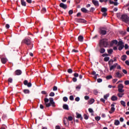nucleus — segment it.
I'll list each match as a JSON object with an SVG mask.
<instances>
[{
  "label": "nucleus",
  "mask_w": 129,
  "mask_h": 129,
  "mask_svg": "<svg viewBox=\"0 0 129 129\" xmlns=\"http://www.w3.org/2000/svg\"><path fill=\"white\" fill-rule=\"evenodd\" d=\"M100 48H102V47H104V48H106L107 46H108V41L107 39H103L100 40L99 42Z\"/></svg>",
  "instance_id": "obj_1"
},
{
  "label": "nucleus",
  "mask_w": 129,
  "mask_h": 129,
  "mask_svg": "<svg viewBox=\"0 0 129 129\" xmlns=\"http://www.w3.org/2000/svg\"><path fill=\"white\" fill-rule=\"evenodd\" d=\"M120 19L122 22H124V23H125V24L129 25V18L127 15L123 14L121 15Z\"/></svg>",
  "instance_id": "obj_2"
},
{
  "label": "nucleus",
  "mask_w": 129,
  "mask_h": 129,
  "mask_svg": "<svg viewBox=\"0 0 129 129\" xmlns=\"http://www.w3.org/2000/svg\"><path fill=\"white\" fill-rule=\"evenodd\" d=\"M105 28L103 27H100L99 28V31L98 33L100 35H102L103 36H104V35H106L107 31L105 30Z\"/></svg>",
  "instance_id": "obj_3"
},
{
  "label": "nucleus",
  "mask_w": 129,
  "mask_h": 129,
  "mask_svg": "<svg viewBox=\"0 0 129 129\" xmlns=\"http://www.w3.org/2000/svg\"><path fill=\"white\" fill-rule=\"evenodd\" d=\"M22 44H26L27 46H30L31 44V40L29 38H25L21 42Z\"/></svg>",
  "instance_id": "obj_4"
},
{
  "label": "nucleus",
  "mask_w": 129,
  "mask_h": 129,
  "mask_svg": "<svg viewBox=\"0 0 129 129\" xmlns=\"http://www.w3.org/2000/svg\"><path fill=\"white\" fill-rule=\"evenodd\" d=\"M124 86L122 84H119L118 86V92L122 93L124 92V90L122 89Z\"/></svg>",
  "instance_id": "obj_5"
},
{
  "label": "nucleus",
  "mask_w": 129,
  "mask_h": 129,
  "mask_svg": "<svg viewBox=\"0 0 129 129\" xmlns=\"http://www.w3.org/2000/svg\"><path fill=\"white\" fill-rule=\"evenodd\" d=\"M23 84L28 87H32V83L31 82L28 83V80H25L23 82Z\"/></svg>",
  "instance_id": "obj_6"
},
{
  "label": "nucleus",
  "mask_w": 129,
  "mask_h": 129,
  "mask_svg": "<svg viewBox=\"0 0 129 129\" xmlns=\"http://www.w3.org/2000/svg\"><path fill=\"white\" fill-rule=\"evenodd\" d=\"M60 8H61V9H63V10H66L67 9V5L64 4L63 3H61L59 4Z\"/></svg>",
  "instance_id": "obj_7"
},
{
  "label": "nucleus",
  "mask_w": 129,
  "mask_h": 129,
  "mask_svg": "<svg viewBox=\"0 0 129 129\" xmlns=\"http://www.w3.org/2000/svg\"><path fill=\"white\" fill-rule=\"evenodd\" d=\"M49 103L51 104L53 107H55V102L54 101V99L53 98H49Z\"/></svg>",
  "instance_id": "obj_8"
},
{
  "label": "nucleus",
  "mask_w": 129,
  "mask_h": 129,
  "mask_svg": "<svg viewBox=\"0 0 129 129\" xmlns=\"http://www.w3.org/2000/svg\"><path fill=\"white\" fill-rule=\"evenodd\" d=\"M115 77L116 78H121V77H122V75H121L119 72H117L115 74Z\"/></svg>",
  "instance_id": "obj_9"
},
{
  "label": "nucleus",
  "mask_w": 129,
  "mask_h": 129,
  "mask_svg": "<svg viewBox=\"0 0 129 129\" xmlns=\"http://www.w3.org/2000/svg\"><path fill=\"white\" fill-rule=\"evenodd\" d=\"M77 22L78 23H83L87 22V21L86 20L83 19H77Z\"/></svg>",
  "instance_id": "obj_10"
},
{
  "label": "nucleus",
  "mask_w": 129,
  "mask_h": 129,
  "mask_svg": "<svg viewBox=\"0 0 129 129\" xmlns=\"http://www.w3.org/2000/svg\"><path fill=\"white\" fill-rule=\"evenodd\" d=\"M116 66H117V63H114L113 65L109 66L110 71L113 70V69H115V68H116Z\"/></svg>",
  "instance_id": "obj_11"
},
{
  "label": "nucleus",
  "mask_w": 129,
  "mask_h": 129,
  "mask_svg": "<svg viewBox=\"0 0 129 129\" xmlns=\"http://www.w3.org/2000/svg\"><path fill=\"white\" fill-rule=\"evenodd\" d=\"M84 39V37H83V36L82 35L79 36L78 38V40L79 42H83Z\"/></svg>",
  "instance_id": "obj_12"
},
{
  "label": "nucleus",
  "mask_w": 129,
  "mask_h": 129,
  "mask_svg": "<svg viewBox=\"0 0 129 129\" xmlns=\"http://www.w3.org/2000/svg\"><path fill=\"white\" fill-rule=\"evenodd\" d=\"M92 3H93V5L96 7H99V3H98V1L93 0L92 1Z\"/></svg>",
  "instance_id": "obj_13"
},
{
  "label": "nucleus",
  "mask_w": 129,
  "mask_h": 129,
  "mask_svg": "<svg viewBox=\"0 0 129 129\" xmlns=\"http://www.w3.org/2000/svg\"><path fill=\"white\" fill-rule=\"evenodd\" d=\"M1 61L3 64H6V63L8 62V59H7V58L3 57L2 58H1Z\"/></svg>",
  "instance_id": "obj_14"
},
{
  "label": "nucleus",
  "mask_w": 129,
  "mask_h": 129,
  "mask_svg": "<svg viewBox=\"0 0 129 129\" xmlns=\"http://www.w3.org/2000/svg\"><path fill=\"white\" fill-rule=\"evenodd\" d=\"M22 74V71H21V70H17L15 71V75H21Z\"/></svg>",
  "instance_id": "obj_15"
},
{
  "label": "nucleus",
  "mask_w": 129,
  "mask_h": 129,
  "mask_svg": "<svg viewBox=\"0 0 129 129\" xmlns=\"http://www.w3.org/2000/svg\"><path fill=\"white\" fill-rule=\"evenodd\" d=\"M62 108L63 109H65L66 110H69V106L68 105L64 104L62 106Z\"/></svg>",
  "instance_id": "obj_16"
},
{
  "label": "nucleus",
  "mask_w": 129,
  "mask_h": 129,
  "mask_svg": "<svg viewBox=\"0 0 129 129\" xmlns=\"http://www.w3.org/2000/svg\"><path fill=\"white\" fill-rule=\"evenodd\" d=\"M76 115L77 118H80L81 120H82L83 119V117H82L81 114H79V113L77 112Z\"/></svg>",
  "instance_id": "obj_17"
},
{
  "label": "nucleus",
  "mask_w": 129,
  "mask_h": 129,
  "mask_svg": "<svg viewBox=\"0 0 129 129\" xmlns=\"http://www.w3.org/2000/svg\"><path fill=\"white\" fill-rule=\"evenodd\" d=\"M111 100H112V101H115L117 100V97L113 95L111 98Z\"/></svg>",
  "instance_id": "obj_18"
},
{
  "label": "nucleus",
  "mask_w": 129,
  "mask_h": 129,
  "mask_svg": "<svg viewBox=\"0 0 129 129\" xmlns=\"http://www.w3.org/2000/svg\"><path fill=\"white\" fill-rule=\"evenodd\" d=\"M99 52H100V53H101V54H103V53H105V49H104L102 47H100Z\"/></svg>",
  "instance_id": "obj_19"
},
{
  "label": "nucleus",
  "mask_w": 129,
  "mask_h": 129,
  "mask_svg": "<svg viewBox=\"0 0 129 129\" xmlns=\"http://www.w3.org/2000/svg\"><path fill=\"white\" fill-rule=\"evenodd\" d=\"M111 111L114 112V111L115 110V108H114V104H112L111 105Z\"/></svg>",
  "instance_id": "obj_20"
},
{
  "label": "nucleus",
  "mask_w": 129,
  "mask_h": 129,
  "mask_svg": "<svg viewBox=\"0 0 129 129\" xmlns=\"http://www.w3.org/2000/svg\"><path fill=\"white\" fill-rule=\"evenodd\" d=\"M101 12L102 13H106V12H107V9L105 8H102L101 9Z\"/></svg>",
  "instance_id": "obj_21"
},
{
  "label": "nucleus",
  "mask_w": 129,
  "mask_h": 129,
  "mask_svg": "<svg viewBox=\"0 0 129 129\" xmlns=\"http://www.w3.org/2000/svg\"><path fill=\"white\" fill-rule=\"evenodd\" d=\"M23 92L25 94H29L30 93V90L29 89H24L23 90Z\"/></svg>",
  "instance_id": "obj_22"
},
{
  "label": "nucleus",
  "mask_w": 129,
  "mask_h": 129,
  "mask_svg": "<svg viewBox=\"0 0 129 129\" xmlns=\"http://www.w3.org/2000/svg\"><path fill=\"white\" fill-rule=\"evenodd\" d=\"M81 11L83 13H87V12H88V10H87V9H86V8H82L81 9Z\"/></svg>",
  "instance_id": "obj_23"
},
{
  "label": "nucleus",
  "mask_w": 129,
  "mask_h": 129,
  "mask_svg": "<svg viewBox=\"0 0 129 129\" xmlns=\"http://www.w3.org/2000/svg\"><path fill=\"white\" fill-rule=\"evenodd\" d=\"M123 95H124V93H118V94H117V96L118 97H120V98H121V97H122V96H123Z\"/></svg>",
  "instance_id": "obj_24"
},
{
  "label": "nucleus",
  "mask_w": 129,
  "mask_h": 129,
  "mask_svg": "<svg viewBox=\"0 0 129 129\" xmlns=\"http://www.w3.org/2000/svg\"><path fill=\"white\" fill-rule=\"evenodd\" d=\"M121 59L122 61H125V60H126V55H123L121 56Z\"/></svg>",
  "instance_id": "obj_25"
},
{
  "label": "nucleus",
  "mask_w": 129,
  "mask_h": 129,
  "mask_svg": "<svg viewBox=\"0 0 129 129\" xmlns=\"http://www.w3.org/2000/svg\"><path fill=\"white\" fill-rule=\"evenodd\" d=\"M21 5L23 7H26V2H25V0H21Z\"/></svg>",
  "instance_id": "obj_26"
},
{
  "label": "nucleus",
  "mask_w": 129,
  "mask_h": 129,
  "mask_svg": "<svg viewBox=\"0 0 129 129\" xmlns=\"http://www.w3.org/2000/svg\"><path fill=\"white\" fill-rule=\"evenodd\" d=\"M107 52L109 55L110 54H112V53L113 52V50L112 49H107Z\"/></svg>",
  "instance_id": "obj_27"
},
{
  "label": "nucleus",
  "mask_w": 129,
  "mask_h": 129,
  "mask_svg": "<svg viewBox=\"0 0 129 129\" xmlns=\"http://www.w3.org/2000/svg\"><path fill=\"white\" fill-rule=\"evenodd\" d=\"M119 123H120V122H119V120H115V122H114L115 125H119Z\"/></svg>",
  "instance_id": "obj_28"
},
{
  "label": "nucleus",
  "mask_w": 129,
  "mask_h": 129,
  "mask_svg": "<svg viewBox=\"0 0 129 129\" xmlns=\"http://www.w3.org/2000/svg\"><path fill=\"white\" fill-rule=\"evenodd\" d=\"M109 59H110L109 57H108V56H106V57H105L104 58V61L105 62H107L108 61H109Z\"/></svg>",
  "instance_id": "obj_29"
},
{
  "label": "nucleus",
  "mask_w": 129,
  "mask_h": 129,
  "mask_svg": "<svg viewBox=\"0 0 129 129\" xmlns=\"http://www.w3.org/2000/svg\"><path fill=\"white\" fill-rule=\"evenodd\" d=\"M123 48H124V45H119V47H118V50L119 51H121V50H122V49H123Z\"/></svg>",
  "instance_id": "obj_30"
},
{
  "label": "nucleus",
  "mask_w": 129,
  "mask_h": 129,
  "mask_svg": "<svg viewBox=\"0 0 129 129\" xmlns=\"http://www.w3.org/2000/svg\"><path fill=\"white\" fill-rule=\"evenodd\" d=\"M120 103L121 105L123 106L124 107H125L126 105H125V102H124V101H120Z\"/></svg>",
  "instance_id": "obj_31"
},
{
  "label": "nucleus",
  "mask_w": 129,
  "mask_h": 129,
  "mask_svg": "<svg viewBox=\"0 0 129 129\" xmlns=\"http://www.w3.org/2000/svg\"><path fill=\"white\" fill-rule=\"evenodd\" d=\"M111 42L112 44H115V45H117V43H118L117 40H113Z\"/></svg>",
  "instance_id": "obj_32"
},
{
  "label": "nucleus",
  "mask_w": 129,
  "mask_h": 129,
  "mask_svg": "<svg viewBox=\"0 0 129 129\" xmlns=\"http://www.w3.org/2000/svg\"><path fill=\"white\" fill-rule=\"evenodd\" d=\"M68 120H69L70 121H72V120H73V117L70 116L68 117Z\"/></svg>",
  "instance_id": "obj_33"
},
{
  "label": "nucleus",
  "mask_w": 129,
  "mask_h": 129,
  "mask_svg": "<svg viewBox=\"0 0 129 129\" xmlns=\"http://www.w3.org/2000/svg\"><path fill=\"white\" fill-rule=\"evenodd\" d=\"M95 119L97 121H99V120H100V116H96L95 117Z\"/></svg>",
  "instance_id": "obj_34"
},
{
  "label": "nucleus",
  "mask_w": 129,
  "mask_h": 129,
  "mask_svg": "<svg viewBox=\"0 0 129 129\" xmlns=\"http://www.w3.org/2000/svg\"><path fill=\"white\" fill-rule=\"evenodd\" d=\"M47 10L45 8H43L41 10V12L44 14V13H46Z\"/></svg>",
  "instance_id": "obj_35"
},
{
  "label": "nucleus",
  "mask_w": 129,
  "mask_h": 129,
  "mask_svg": "<svg viewBox=\"0 0 129 129\" xmlns=\"http://www.w3.org/2000/svg\"><path fill=\"white\" fill-rule=\"evenodd\" d=\"M106 79H107V80H109V79H111V78H112V76H111V75L107 76L106 77Z\"/></svg>",
  "instance_id": "obj_36"
},
{
  "label": "nucleus",
  "mask_w": 129,
  "mask_h": 129,
  "mask_svg": "<svg viewBox=\"0 0 129 129\" xmlns=\"http://www.w3.org/2000/svg\"><path fill=\"white\" fill-rule=\"evenodd\" d=\"M118 46L123 45V42H122V41H119L118 42Z\"/></svg>",
  "instance_id": "obj_37"
},
{
  "label": "nucleus",
  "mask_w": 129,
  "mask_h": 129,
  "mask_svg": "<svg viewBox=\"0 0 129 129\" xmlns=\"http://www.w3.org/2000/svg\"><path fill=\"white\" fill-rule=\"evenodd\" d=\"M46 105V107H50V106H51V104H52L51 103H46V104H45Z\"/></svg>",
  "instance_id": "obj_38"
},
{
  "label": "nucleus",
  "mask_w": 129,
  "mask_h": 129,
  "mask_svg": "<svg viewBox=\"0 0 129 129\" xmlns=\"http://www.w3.org/2000/svg\"><path fill=\"white\" fill-rule=\"evenodd\" d=\"M68 72L69 73H70V74H71L73 72V70H72V69H69L68 70Z\"/></svg>",
  "instance_id": "obj_39"
},
{
  "label": "nucleus",
  "mask_w": 129,
  "mask_h": 129,
  "mask_svg": "<svg viewBox=\"0 0 129 129\" xmlns=\"http://www.w3.org/2000/svg\"><path fill=\"white\" fill-rule=\"evenodd\" d=\"M68 100V98H67V97H64L63 98V101H64V102H67Z\"/></svg>",
  "instance_id": "obj_40"
},
{
  "label": "nucleus",
  "mask_w": 129,
  "mask_h": 129,
  "mask_svg": "<svg viewBox=\"0 0 129 129\" xmlns=\"http://www.w3.org/2000/svg\"><path fill=\"white\" fill-rule=\"evenodd\" d=\"M94 11H95V8L92 7L90 9V12H91V13H93V12H94Z\"/></svg>",
  "instance_id": "obj_41"
},
{
  "label": "nucleus",
  "mask_w": 129,
  "mask_h": 129,
  "mask_svg": "<svg viewBox=\"0 0 129 129\" xmlns=\"http://www.w3.org/2000/svg\"><path fill=\"white\" fill-rule=\"evenodd\" d=\"M8 82H10V83H13V79L12 78H9L8 79Z\"/></svg>",
  "instance_id": "obj_42"
},
{
  "label": "nucleus",
  "mask_w": 129,
  "mask_h": 129,
  "mask_svg": "<svg viewBox=\"0 0 129 129\" xmlns=\"http://www.w3.org/2000/svg\"><path fill=\"white\" fill-rule=\"evenodd\" d=\"M49 96H51V97L55 96V93L53 92H50L49 94Z\"/></svg>",
  "instance_id": "obj_43"
},
{
  "label": "nucleus",
  "mask_w": 129,
  "mask_h": 129,
  "mask_svg": "<svg viewBox=\"0 0 129 129\" xmlns=\"http://www.w3.org/2000/svg\"><path fill=\"white\" fill-rule=\"evenodd\" d=\"M57 90H58V88L57 87V86H54L53 87V91H57Z\"/></svg>",
  "instance_id": "obj_44"
},
{
  "label": "nucleus",
  "mask_w": 129,
  "mask_h": 129,
  "mask_svg": "<svg viewBox=\"0 0 129 129\" xmlns=\"http://www.w3.org/2000/svg\"><path fill=\"white\" fill-rule=\"evenodd\" d=\"M44 102L45 104H46V103H47V102H49V99L47 98H44Z\"/></svg>",
  "instance_id": "obj_45"
},
{
  "label": "nucleus",
  "mask_w": 129,
  "mask_h": 129,
  "mask_svg": "<svg viewBox=\"0 0 129 129\" xmlns=\"http://www.w3.org/2000/svg\"><path fill=\"white\" fill-rule=\"evenodd\" d=\"M109 96V94H107L105 95L104 96V99H107V97Z\"/></svg>",
  "instance_id": "obj_46"
},
{
  "label": "nucleus",
  "mask_w": 129,
  "mask_h": 129,
  "mask_svg": "<svg viewBox=\"0 0 129 129\" xmlns=\"http://www.w3.org/2000/svg\"><path fill=\"white\" fill-rule=\"evenodd\" d=\"M124 83L125 85H129V81L128 80L125 81Z\"/></svg>",
  "instance_id": "obj_47"
},
{
  "label": "nucleus",
  "mask_w": 129,
  "mask_h": 129,
  "mask_svg": "<svg viewBox=\"0 0 129 129\" xmlns=\"http://www.w3.org/2000/svg\"><path fill=\"white\" fill-rule=\"evenodd\" d=\"M94 102V99H91L90 101H89V103H90V104H92V103H93Z\"/></svg>",
  "instance_id": "obj_48"
},
{
  "label": "nucleus",
  "mask_w": 129,
  "mask_h": 129,
  "mask_svg": "<svg viewBox=\"0 0 129 129\" xmlns=\"http://www.w3.org/2000/svg\"><path fill=\"white\" fill-rule=\"evenodd\" d=\"M102 57H105L106 56H110L109 54L104 53L102 55Z\"/></svg>",
  "instance_id": "obj_49"
},
{
  "label": "nucleus",
  "mask_w": 129,
  "mask_h": 129,
  "mask_svg": "<svg viewBox=\"0 0 129 129\" xmlns=\"http://www.w3.org/2000/svg\"><path fill=\"white\" fill-rule=\"evenodd\" d=\"M84 117L85 119H88V116L86 114H84Z\"/></svg>",
  "instance_id": "obj_50"
},
{
  "label": "nucleus",
  "mask_w": 129,
  "mask_h": 129,
  "mask_svg": "<svg viewBox=\"0 0 129 129\" xmlns=\"http://www.w3.org/2000/svg\"><path fill=\"white\" fill-rule=\"evenodd\" d=\"M70 99L72 101L74 100V97H73V95H71L70 96Z\"/></svg>",
  "instance_id": "obj_51"
},
{
  "label": "nucleus",
  "mask_w": 129,
  "mask_h": 129,
  "mask_svg": "<svg viewBox=\"0 0 129 129\" xmlns=\"http://www.w3.org/2000/svg\"><path fill=\"white\" fill-rule=\"evenodd\" d=\"M88 110L91 113H93L94 112L92 108H89Z\"/></svg>",
  "instance_id": "obj_52"
},
{
  "label": "nucleus",
  "mask_w": 129,
  "mask_h": 129,
  "mask_svg": "<svg viewBox=\"0 0 129 129\" xmlns=\"http://www.w3.org/2000/svg\"><path fill=\"white\" fill-rule=\"evenodd\" d=\"M73 82H76L77 81V79L75 77L73 78L72 79Z\"/></svg>",
  "instance_id": "obj_53"
},
{
  "label": "nucleus",
  "mask_w": 129,
  "mask_h": 129,
  "mask_svg": "<svg viewBox=\"0 0 129 129\" xmlns=\"http://www.w3.org/2000/svg\"><path fill=\"white\" fill-rule=\"evenodd\" d=\"M74 76L76 78V77H78V76H79V75L78 74V73H75L74 74Z\"/></svg>",
  "instance_id": "obj_54"
},
{
  "label": "nucleus",
  "mask_w": 129,
  "mask_h": 129,
  "mask_svg": "<svg viewBox=\"0 0 129 129\" xmlns=\"http://www.w3.org/2000/svg\"><path fill=\"white\" fill-rule=\"evenodd\" d=\"M79 100H80V98H79V97H77L76 98H75V101H79Z\"/></svg>",
  "instance_id": "obj_55"
},
{
  "label": "nucleus",
  "mask_w": 129,
  "mask_h": 129,
  "mask_svg": "<svg viewBox=\"0 0 129 129\" xmlns=\"http://www.w3.org/2000/svg\"><path fill=\"white\" fill-rule=\"evenodd\" d=\"M73 14V10H71L69 11V15H72Z\"/></svg>",
  "instance_id": "obj_56"
},
{
  "label": "nucleus",
  "mask_w": 129,
  "mask_h": 129,
  "mask_svg": "<svg viewBox=\"0 0 129 129\" xmlns=\"http://www.w3.org/2000/svg\"><path fill=\"white\" fill-rule=\"evenodd\" d=\"M97 82L98 83H100V82H102V79H97Z\"/></svg>",
  "instance_id": "obj_57"
},
{
  "label": "nucleus",
  "mask_w": 129,
  "mask_h": 129,
  "mask_svg": "<svg viewBox=\"0 0 129 129\" xmlns=\"http://www.w3.org/2000/svg\"><path fill=\"white\" fill-rule=\"evenodd\" d=\"M122 72L124 74H127V71L124 69L122 70Z\"/></svg>",
  "instance_id": "obj_58"
},
{
  "label": "nucleus",
  "mask_w": 129,
  "mask_h": 129,
  "mask_svg": "<svg viewBox=\"0 0 129 129\" xmlns=\"http://www.w3.org/2000/svg\"><path fill=\"white\" fill-rule=\"evenodd\" d=\"M84 98H85V99L86 100H88V99H89V96H85L84 97Z\"/></svg>",
  "instance_id": "obj_59"
},
{
  "label": "nucleus",
  "mask_w": 129,
  "mask_h": 129,
  "mask_svg": "<svg viewBox=\"0 0 129 129\" xmlns=\"http://www.w3.org/2000/svg\"><path fill=\"white\" fill-rule=\"evenodd\" d=\"M5 28H6L7 29H10V25L7 24L6 25Z\"/></svg>",
  "instance_id": "obj_60"
},
{
  "label": "nucleus",
  "mask_w": 129,
  "mask_h": 129,
  "mask_svg": "<svg viewBox=\"0 0 129 129\" xmlns=\"http://www.w3.org/2000/svg\"><path fill=\"white\" fill-rule=\"evenodd\" d=\"M0 129H6V126H5V125H2Z\"/></svg>",
  "instance_id": "obj_61"
},
{
  "label": "nucleus",
  "mask_w": 129,
  "mask_h": 129,
  "mask_svg": "<svg viewBox=\"0 0 129 129\" xmlns=\"http://www.w3.org/2000/svg\"><path fill=\"white\" fill-rule=\"evenodd\" d=\"M116 81H117V79H114L112 80L113 83H115V82H116Z\"/></svg>",
  "instance_id": "obj_62"
},
{
  "label": "nucleus",
  "mask_w": 129,
  "mask_h": 129,
  "mask_svg": "<svg viewBox=\"0 0 129 129\" xmlns=\"http://www.w3.org/2000/svg\"><path fill=\"white\" fill-rule=\"evenodd\" d=\"M55 129H61V127L59 125L55 126Z\"/></svg>",
  "instance_id": "obj_63"
},
{
  "label": "nucleus",
  "mask_w": 129,
  "mask_h": 129,
  "mask_svg": "<svg viewBox=\"0 0 129 129\" xmlns=\"http://www.w3.org/2000/svg\"><path fill=\"white\" fill-rule=\"evenodd\" d=\"M125 63L127 65V66H129V61L128 60H126L125 61Z\"/></svg>",
  "instance_id": "obj_64"
}]
</instances>
